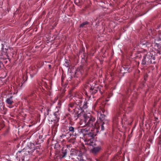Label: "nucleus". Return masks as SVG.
<instances>
[{
  "label": "nucleus",
  "instance_id": "nucleus-4",
  "mask_svg": "<svg viewBox=\"0 0 161 161\" xmlns=\"http://www.w3.org/2000/svg\"><path fill=\"white\" fill-rule=\"evenodd\" d=\"M89 130L88 128H82L80 129V132L84 135H87L93 138L96 135V133L93 131V130H91V132H88Z\"/></svg>",
  "mask_w": 161,
  "mask_h": 161
},
{
  "label": "nucleus",
  "instance_id": "nucleus-8",
  "mask_svg": "<svg viewBox=\"0 0 161 161\" xmlns=\"http://www.w3.org/2000/svg\"><path fill=\"white\" fill-rule=\"evenodd\" d=\"M105 116L104 114H101L100 117H99V119L100 121H101V122H102L103 121L105 122H107V121L105 119Z\"/></svg>",
  "mask_w": 161,
  "mask_h": 161
},
{
  "label": "nucleus",
  "instance_id": "nucleus-21",
  "mask_svg": "<svg viewBox=\"0 0 161 161\" xmlns=\"http://www.w3.org/2000/svg\"><path fill=\"white\" fill-rule=\"evenodd\" d=\"M158 40L159 41H161V35H159L158 36Z\"/></svg>",
  "mask_w": 161,
  "mask_h": 161
},
{
  "label": "nucleus",
  "instance_id": "nucleus-25",
  "mask_svg": "<svg viewBox=\"0 0 161 161\" xmlns=\"http://www.w3.org/2000/svg\"><path fill=\"white\" fill-rule=\"evenodd\" d=\"M96 91L95 90L93 92H94V93H95L96 92Z\"/></svg>",
  "mask_w": 161,
  "mask_h": 161
},
{
  "label": "nucleus",
  "instance_id": "nucleus-2",
  "mask_svg": "<svg viewBox=\"0 0 161 161\" xmlns=\"http://www.w3.org/2000/svg\"><path fill=\"white\" fill-rule=\"evenodd\" d=\"M155 58L152 54L148 53L144 56L142 64L143 65H145L154 63Z\"/></svg>",
  "mask_w": 161,
  "mask_h": 161
},
{
  "label": "nucleus",
  "instance_id": "nucleus-7",
  "mask_svg": "<svg viewBox=\"0 0 161 161\" xmlns=\"http://www.w3.org/2000/svg\"><path fill=\"white\" fill-rule=\"evenodd\" d=\"M13 97L11 96L10 97L8 98L6 100V103L9 105H12L13 103L14 102L12 98Z\"/></svg>",
  "mask_w": 161,
  "mask_h": 161
},
{
  "label": "nucleus",
  "instance_id": "nucleus-10",
  "mask_svg": "<svg viewBox=\"0 0 161 161\" xmlns=\"http://www.w3.org/2000/svg\"><path fill=\"white\" fill-rule=\"evenodd\" d=\"M62 158H63L65 156L67 153V149L64 147H63L62 149Z\"/></svg>",
  "mask_w": 161,
  "mask_h": 161
},
{
  "label": "nucleus",
  "instance_id": "nucleus-27",
  "mask_svg": "<svg viewBox=\"0 0 161 161\" xmlns=\"http://www.w3.org/2000/svg\"><path fill=\"white\" fill-rule=\"evenodd\" d=\"M48 66H49V68H50L51 67V65H48Z\"/></svg>",
  "mask_w": 161,
  "mask_h": 161
},
{
  "label": "nucleus",
  "instance_id": "nucleus-20",
  "mask_svg": "<svg viewBox=\"0 0 161 161\" xmlns=\"http://www.w3.org/2000/svg\"><path fill=\"white\" fill-rule=\"evenodd\" d=\"M89 144L90 145H92V146L95 144H93V142H91V141H90V142L89 143Z\"/></svg>",
  "mask_w": 161,
  "mask_h": 161
},
{
  "label": "nucleus",
  "instance_id": "nucleus-1",
  "mask_svg": "<svg viewBox=\"0 0 161 161\" xmlns=\"http://www.w3.org/2000/svg\"><path fill=\"white\" fill-rule=\"evenodd\" d=\"M84 119H85V121L86 122V125L92 127L93 130L95 131V132H98V129L99 128V124L97 121H95V118L91 116L89 114H84L83 115Z\"/></svg>",
  "mask_w": 161,
  "mask_h": 161
},
{
  "label": "nucleus",
  "instance_id": "nucleus-15",
  "mask_svg": "<svg viewBox=\"0 0 161 161\" xmlns=\"http://www.w3.org/2000/svg\"><path fill=\"white\" fill-rule=\"evenodd\" d=\"M105 123H104V122L103 121L102 122H101V130H104V126H103V125Z\"/></svg>",
  "mask_w": 161,
  "mask_h": 161
},
{
  "label": "nucleus",
  "instance_id": "nucleus-22",
  "mask_svg": "<svg viewBox=\"0 0 161 161\" xmlns=\"http://www.w3.org/2000/svg\"><path fill=\"white\" fill-rule=\"evenodd\" d=\"M1 107H2V108H0V109H1V110L2 109V108L3 109H4V106H3V103H2V104L1 105Z\"/></svg>",
  "mask_w": 161,
  "mask_h": 161
},
{
  "label": "nucleus",
  "instance_id": "nucleus-5",
  "mask_svg": "<svg viewBox=\"0 0 161 161\" xmlns=\"http://www.w3.org/2000/svg\"><path fill=\"white\" fill-rule=\"evenodd\" d=\"M121 108L120 107L119 104L117 105V107H116L115 109L114 110V112L115 115L117 117H118L119 116L120 114V108Z\"/></svg>",
  "mask_w": 161,
  "mask_h": 161
},
{
  "label": "nucleus",
  "instance_id": "nucleus-3",
  "mask_svg": "<svg viewBox=\"0 0 161 161\" xmlns=\"http://www.w3.org/2000/svg\"><path fill=\"white\" fill-rule=\"evenodd\" d=\"M156 40L154 38H152L147 42L145 43L142 42L141 44L142 45H146V47L149 48L150 47H154L158 49L161 47V45L159 43L156 42Z\"/></svg>",
  "mask_w": 161,
  "mask_h": 161
},
{
  "label": "nucleus",
  "instance_id": "nucleus-17",
  "mask_svg": "<svg viewBox=\"0 0 161 161\" xmlns=\"http://www.w3.org/2000/svg\"><path fill=\"white\" fill-rule=\"evenodd\" d=\"M56 116L57 115L55 113H54L53 114V115L52 116L53 117H54V118H55V119H53L54 120H56L57 119V118Z\"/></svg>",
  "mask_w": 161,
  "mask_h": 161
},
{
  "label": "nucleus",
  "instance_id": "nucleus-23",
  "mask_svg": "<svg viewBox=\"0 0 161 161\" xmlns=\"http://www.w3.org/2000/svg\"><path fill=\"white\" fill-rule=\"evenodd\" d=\"M90 90H92V91H93V90H94V88H92V87H91L90 88Z\"/></svg>",
  "mask_w": 161,
  "mask_h": 161
},
{
  "label": "nucleus",
  "instance_id": "nucleus-13",
  "mask_svg": "<svg viewBox=\"0 0 161 161\" xmlns=\"http://www.w3.org/2000/svg\"><path fill=\"white\" fill-rule=\"evenodd\" d=\"M74 104L73 103H70L69 104L68 106V110L70 111H71V108H72L73 107Z\"/></svg>",
  "mask_w": 161,
  "mask_h": 161
},
{
  "label": "nucleus",
  "instance_id": "nucleus-19",
  "mask_svg": "<svg viewBox=\"0 0 161 161\" xmlns=\"http://www.w3.org/2000/svg\"><path fill=\"white\" fill-rule=\"evenodd\" d=\"M50 111V109H47V113H45V114H46L47 115H48L49 114V111Z\"/></svg>",
  "mask_w": 161,
  "mask_h": 161
},
{
  "label": "nucleus",
  "instance_id": "nucleus-28",
  "mask_svg": "<svg viewBox=\"0 0 161 161\" xmlns=\"http://www.w3.org/2000/svg\"><path fill=\"white\" fill-rule=\"evenodd\" d=\"M80 114H78V115H77L78 117H80Z\"/></svg>",
  "mask_w": 161,
  "mask_h": 161
},
{
  "label": "nucleus",
  "instance_id": "nucleus-14",
  "mask_svg": "<svg viewBox=\"0 0 161 161\" xmlns=\"http://www.w3.org/2000/svg\"><path fill=\"white\" fill-rule=\"evenodd\" d=\"M74 128L72 126L69 127V131L72 132V133L74 132Z\"/></svg>",
  "mask_w": 161,
  "mask_h": 161
},
{
  "label": "nucleus",
  "instance_id": "nucleus-9",
  "mask_svg": "<svg viewBox=\"0 0 161 161\" xmlns=\"http://www.w3.org/2000/svg\"><path fill=\"white\" fill-rule=\"evenodd\" d=\"M100 147H94L92 150V152L93 153L96 154L98 152L100 149Z\"/></svg>",
  "mask_w": 161,
  "mask_h": 161
},
{
  "label": "nucleus",
  "instance_id": "nucleus-12",
  "mask_svg": "<svg viewBox=\"0 0 161 161\" xmlns=\"http://www.w3.org/2000/svg\"><path fill=\"white\" fill-rule=\"evenodd\" d=\"M89 23V22L87 21H86V22H83L80 25V27L81 28L85 27V26L87 25Z\"/></svg>",
  "mask_w": 161,
  "mask_h": 161
},
{
  "label": "nucleus",
  "instance_id": "nucleus-16",
  "mask_svg": "<svg viewBox=\"0 0 161 161\" xmlns=\"http://www.w3.org/2000/svg\"><path fill=\"white\" fill-rule=\"evenodd\" d=\"M119 158V156H116L114 157L113 158L114 160H118Z\"/></svg>",
  "mask_w": 161,
  "mask_h": 161
},
{
  "label": "nucleus",
  "instance_id": "nucleus-18",
  "mask_svg": "<svg viewBox=\"0 0 161 161\" xmlns=\"http://www.w3.org/2000/svg\"><path fill=\"white\" fill-rule=\"evenodd\" d=\"M31 96L33 98H34L36 96V94L35 93H33L31 94Z\"/></svg>",
  "mask_w": 161,
  "mask_h": 161
},
{
  "label": "nucleus",
  "instance_id": "nucleus-29",
  "mask_svg": "<svg viewBox=\"0 0 161 161\" xmlns=\"http://www.w3.org/2000/svg\"><path fill=\"white\" fill-rule=\"evenodd\" d=\"M131 105H133V103H131Z\"/></svg>",
  "mask_w": 161,
  "mask_h": 161
},
{
  "label": "nucleus",
  "instance_id": "nucleus-30",
  "mask_svg": "<svg viewBox=\"0 0 161 161\" xmlns=\"http://www.w3.org/2000/svg\"><path fill=\"white\" fill-rule=\"evenodd\" d=\"M102 111L103 112V110H102Z\"/></svg>",
  "mask_w": 161,
  "mask_h": 161
},
{
  "label": "nucleus",
  "instance_id": "nucleus-26",
  "mask_svg": "<svg viewBox=\"0 0 161 161\" xmlns=\"http://www.w3.org/2000/svg\"><path fill=\"white\" fill-rule=\"evenodd\" d=\"M55 128V129H56V127H55V125H54L53 126V128Z\"/></svg>",
  "mask_w": 161,
  "mask_h": 161
},
{
  "label": "nucleus",
  "instance_id": "nucleus-6",
  "mask_svg": "<svg viewBox=\"0 0 161 161\" xmlns=\"http://www.w3.org/2000/svg\"><path fill=\"white\" fill-rule=\"evenodd\" d=\"M30 147L31 148H30L31 149V151H28V152L30 154H33L32 153H35L36 152H37V150H36V149L35 148L34 144L33 143H31L30 144Z\"/></svg>",
  "mask_w": 161,
  "mask_h": 161
},
{
  "label": "nucleus",
  "instance_id": "nucleus-11",
  "mask_svg": "<svg viewBox=\"0 0 161 161\" xmlns=\"http://www.w3.org/2000/svg\"><path fill=\"white\" fill-rule=\"evenodd\" d=\"M86 122L85 121V119L83 120H81L80 122V124L82 126H85V125H86Z\"/></svg>",
  "mask_w": 161,
  "mask_h": 161
},
{
  "label": "nucleus",
  "instance_id": "nucleus-24",
  "mask_svg": "<svg viewBox=\"0 0 161 161\" xmlns=\"http://www.w3.org/2000/svg\"><path fill=\"white\" fill-rule=\"evenodd\" d=\"M159 29L161 30V24L159 26Z\"/></svg>",
  "mask_w": 161,
  "mask_h": 161
}]
</instances>
